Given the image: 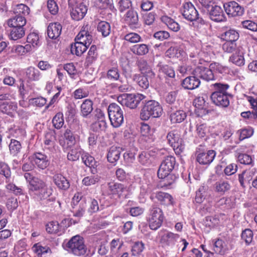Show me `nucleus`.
<instances>
[{
	"label": "nucleus",
	"instance_id": "30",
	"mask_svg": "<svg viewBox=\"0 0 257 257\" xmlns=\"http://www.w3.org/2000/svg\"><path fill=\"white\" fill-rule=\"evenodd\" d=\"M46 184L38 178H34L31 181L29 186V193L31 196L46 186Z\"/></svg>",
	"mask_w": 257,
	"mask_h": 257
},
{
	"label": "nucleus",
	"instance_id": "44",
	"mask_svg": "<svg viewBox=\"0 0 257 257\" xmlns=\"http://www.w3.org/2000/svg\"><path fill=\"white\" fill-rule=\"evenodd\" d=\"M130 50L134 54L142 56L148 53L149 47L148 45L145 44H136L132 46Z\"/></svg>",
	"mask_w": 257,
	"mask_h": 257
},
{
	"label": "nucleus",
	"instance_id": "19",
	"mask_svg": "<svg viewBox=\"0 0 257 257\" xmlns=\"http://www.w3.org/2000/svg\"><path fill=\"white\" fill-rule=\"evenodd\" d=\"M206 96H198L193 101V104L196 108L198 109L199 115L203 116L208 114L210 110L207 109L208 103L206 102Z\"/></svg>",
	"mask_w": 257,
	"mask_h": 257
},
{
	"label": "nucleus",
	"instance_id": "14",
	"mask_svg": "<svg viewBox=\"0 0 257 257\" xmlns=\"http://www.w3.org/2000/svg\"><path fill=\"white\" fill-rule=\"evenodd\" d=\"M155 187L154 181L152 179L142 181L140 186V192L139 199L140 202H144L147 196L150 193Z\"/></svg>",
	"mask_w": 257,
	"mask_h": 257
},
{
	"label": "nucleus",
	"instance_id": "47",
	"mask_svg": "<svg viewBox=\"0 0 257 257\" xmlns=\"http://www.w3.org/2000/svg\"><path fill=\"white\" fill-rule=\"evenodd\" d=\"M157 66L159 67V71L160 73H162L167 77L170 78L175 77V71L171 66L167 65H163L161 63H159Z\"/></svg>",
	"mask_w": 257,
	"mask_h": 257
},
{
	"label": "nucleus",
	"instance_id": "15",
	"mask_svg": "<svg viewBox=\"0 0 257 257\" xmlns=\"http://www.w3.org/2000/svg\"><path fill=\"white\" fill-rule=\"evenodd\" d=\"M193 74L198 77L206 81H210L215 80L214 73L210 68L203 66H198L193 71Z\"/></svg>",
	"mask_w": 257,
	"mask_h": 257
},
{
	"label": "nucleus",
	"instance_id": "35",
	"mask_svg": "<svg viewBox=\"0 0 257 257\" xmlns=\"http://www.w3.org/2000/svg\"><path fill=\"white\" fill-rule=\"evenodd\" d=\"M26 76L29 81H37L41 78V73L37 68L30 67L26 71Z\"/></svg>",
	"mask_w": 257,
	"mask_h": 257
},
{
	"label": "nucleus",
	"instance_id": "41",
	"mask_svg": "<svg viewBox=\"0 0 257 257\" xmlns=\"http://www.w3.org/2000/svg\"><path fill=\"white\" fill-rule=\"evenodd\" d=\"M106 77L111 80H119L120 82H122V80L120 79V71L116 65L108 69L106 73Z\"/></svg>",
	"mask_w": 257,
	"mask_h": 257
},
{
	"label": "nucleus",
	"instance_id": "16",
	"mask_svg": "<svg viewBox=\"0 0 257 257\" xmlns=\"http://www.w3.org/2000/svg\"><path fill=\"white\" fill-rule=\"evenodd\" d=\"M32 196L38 201H45L46 204L55 200V198L52 196L51 191L48 189L47 185L43 189L38 191Z\"/></svg>",
	"mask_w": 257,
	"mask_h": 257
},
{
	"label": "nucleus",
	"instance_id": "43",
	"mask_svg": "<svg viewBox=\"0 0 257 257\" xmlns=\"http://www.w3.org/2000/svg\"><path fill=\"white\" fill-rule=\"evenodd\" d=\"M229 61L239 66H242L244 64V59L243 53L239 50L235 51V52L229 57Z\"/></svg>",
	"mask_w": 257,
	"mask_h": 257
},
{
	"label": "nucleus",
	"instance_id": "26",
	"mask_svg": "<svg viewBox=\"0 0 257 257\" xmlns=\"http://www.w3.org/2000/svg\"><path fill=\"white\" fill-rule=\"evenodd\" d=\"M209 17L211 20L215 22H223L226 17L222 8L218 6L212 7L209 12Z\"/></svg>",
	"mask_w": 257,
	"mask_h": 257
},
{
	"label": "nucleus",
	"instance_id": "1",
	"mask_svg": "<svg viewBox=\"0 0 257 257\" xmlns=\"http://www.w3.org/2000/svg\"><path fill=\"white\" fill-rule=\"evenodd\" d=\"M215 91L210 95V99L215 105L226 108L230 103V99L233 98V95L227 92L229 85L227 84L215 83L212 85Z\"/></svg>",
	"mask_w": 257,
	"mask_h": 257
},
{
	"label": "nucleus",
	"instance_id": "62",
	"mask_svg": "<svg viewBox=\"0 0 257 257\" xmlns=\"http://www.w3.org/2000/svg\"><path fill=\"white\" fill-rule=\"evenodd\" d=\"M159 178L163 179L162 181V187H168L171 186L177 179V177L175 175L170 173L164 177Z\"/></svg>",
	"mask_w": 257,
	"mask_h": 257
},
{
	"label": "nucleus",
	"instance_id": "23",
	"mask_svg": "<svg viewBox=\"0 0 257 257\" xmlns=\"http://www.w3.org/2000/svg\"><path fill=\"white\" fill-rule=\"evenodd\" d=\"M32 158L35 165L40 169L44 170L49 165V161L48 157L41 152L35 153Z\"/></svg>",
	"mask_w": 257,
	"mask_h": 257
},
{
	"label": "nucleus",
	"instance_id": "56",
	"mask_svg": "<svg viewBox=\"0 0 257 257\" xmlns=\"http://www.w3.org/2000/svg\"><path fill=\"white\" fill-rule=\"evenodd\" d=\"M32 250L38 255L51 252V249L48 246H42L40 243H35L32 247Z\"/></svg>",
	"mask_w": 257,
	"mask_h": 257
},
{
	"label": "nucleus",
	"instance_id": "20",
	"mask_svg": "<svg viewBox=\"0 0 257 257\" xmlns=\"http://www.w3.org/2000/svg\"><path fill=\"white\" fill-rule=\"evenodd\" d=\"M231 188L230 183L224 179H220L216 181L214 185L215 192L220 195H223L229 193Z\"/></svg>",
	"mask_w": 257,
	"mask_h": 257
},
{
	"label": "nucleus",
	"instance_id": "12",
	"mask_svg": "<svg viewBox=\"0 0 257 257\" xmlns=\"http://www.w3.org/2000/svg\"><path fill=\"white\" fill-rule=\"evenodd\" d=\"M223 7L229 17H240L242 16L244 13V8L234 1L224 4Z\"/></svg>",
	"mask_w": 257,
	"mask_h": 257
},
{
	"label": "nucleus",
	"instance_id": "39",
	"mask_svg": "<svg viewBox=\"0 0 257 257\" xmlns=\"http://www.w3.org/2000/svg\"><path fill=\"white\" fill-rule=\"evenodd\" d=\"M9 37L13 40H17L23 38L25 35V29L24 27H10Z\"/></svg>",
	"mask_w": 257,
	"mask_h": 257
},
{
	"label": "nucleus",
	"instance_id": "24",
	"mask_svg": "<svg viewBox=\"0 0 257 257\" xmlns=\"http://www.w3.org/2000/svg\"><path fill=\"white\" fill-rule=\"evenodd\" d=\"M200 85V80L198 77L192 74V76L187 77L182 82V86L185 89L193 90L198 88Z\"/></svg>",
	"mask_w": 257,
	"mask_h": 257
},
{
	"label": "nucleus",
	"instance_id": "49",
	"mask_svg": "<svg viewBox=\"0 0 257 257\" xmlns=\"http://www.w3.org/2000/svg\"><path fill=\"white\" fill-rule=\"evenodd\" d=\"M208 187L201 186L196 192L195 201L197 203H201L205 200L207 195Z\"/></svg>",
	"mask_w": 257,
	"mask_h": 257
},
{
	"label": "nucleus",
	"instance_id": "32",
	"mask_svg": "<svg viewBox=\"0 0 257 257\" xmlns=\"http://www.w3.org/2000/svg\"><path fill=\"white\" fill-rule=\"evenodd\" d=\"M121 149L114 146L111 147L107 153V158L110 163H115L120 158Z\"/></svg>",
	"mask_w": 257,
	"mask_h": 257
},
{
	"label": "nucleus",
	"instance_id": "51",
	"mask_svg": "<svg viewBox=\"0 0 257 257\" xmlns=\"http://www.w3.org/2000/svg\"><path fill=\"white\" fill-rule=\"evenodd\" d=\"M22 146L20 142L16 140L12 139L9 144V150L11 154L13 156L17 155L20 152Z\"/></svg>",
	"mask_w": 257,
	"mask_h": 257
},
{
	"label": "nucleus",
	"instance_id": "27",
	"mask_svg": "<svg viewBox=\"0 0 257 257\" xmlns=\"http://www.w3.org/2000/svg\"><path fill=\"white\" fill-rule=\"evenodd\" d=\"M155 75L151 77L149 76V74L135 75L134 80L136 81L139 85L144 89L148 88L150 83H152L153 80L155 78Z\"/></svg>",
	"mask_w": 257,
	"mask_h": 257
},
{
	"label": "nucleus",
	"instance_id": "53",
	"mask_svg": "<svg viewBox=\"0 0 257 257\" xmlns=\"http://www.w3.org/2000/svg\"><path fill=\"white\" fill-rule=\"evenodd\" d=\"M100 179V177L97 175H90L84 177L82 181V183L83 185L86 186H89L97 183Z\"/></svg>",
	"mask_w": 257,
	"mask_h": 257
},
{
	"label": "nucleus",
	"instance_id": "5",
	"mask_svg": "<svg viewBox=\"0 0 257 257\" xmlns=\"http://www.w3.org/2000/svg\"><path fill=\"white\" fill-rule=\"evenodd\" d=\"M145 97V95L140 93H124L117 97V101L122 106L134 109L137 107L141 101Z\"/></svg>",
	"mask_w": 257,
	"mask_h": 257
},
{
	"label": "nucleus",
	"instance_id": "11",
	"mask_svg": "<svg viewBox=\"0 0 257 257\" xmlns=\"http://www.w3.org/2000/svg\"><path fill=\"white\" fill-rule=\"evenodd\" d=\"M159 235L160 242L162 245L165 246H173L180 238V235L178 234L163 229L159 232Z\"/></svg>",
	"mask_w": 257,
	"mask_h": 257
},
{
	"label": "nucleus",
	"instance_id": "3",
	"mask_svg": "<svg viewBox=\"0 0 257 257\" xmlns=\"http://www.w3.org/2000/svg\"><path fill=\"white\" fill-rule=\"evenodd\" d=\"M163 113L161 105L157 101L151 100L147 101L141 110L140 117L143 120H147L151 117H159Z\"/></svg>",
	"mask_w": 257,
	"mask_h": 257
},
{
	"label": "nucleus",
	"instance_id": "46",
	"mask_svg": "<svg viewBox=\"0 0 257 257\" xmlns=\"http://www.w3.org/2000/svg\"><path fill=\"white\" fill-rule=\"evenodd\" d=\"M97 31L101 34L103 37L108 36L111 32V27L109 23L105 21H100L97 26Z\"/></svg>",
	"mask_w": 257,
	"mask_h": 257
},
{
	"label": "nucleus",
	"instance_id": "54",
	"mask_svg": "<svg viewBox=\"0 0 257 257\" xmlns=\"http://www.w3.org/2000/svg\"><path fill=\"white\" fill-rule=\"evenodd\" d=\"M213 249L217 253L224 254L226 251L225 242L221 239H217L214 242Z\"/></svg>",
	"mask_w": 257,
	"mask_h": 257
},
{
	"label": "nucleus",
	"instance_id": "33",
	"mask_svg": "<svg viewBox=\"0 0 257 257\" xmlns=\"http://www.w3.org/2000/svg\"><path fill=\"white\" fill-rule=\"evenodd\" d=\"M239 37L238 31L232 28L227 29L221 35V38L226 41L236 42Z\"/></svg>",
	"mask_w": 257,
	"mask_h": 257
},
{
	"label": "nucleus",
	"instance_id": "48",
	"mask_svg": "<svg viewBox=\"0 0 257 257\" xmlns=\"http://www.w3.org/2000/svg\"><path fill=\"white\" fill-rule=\"evenodd\" d=\"M71 147L72 148L68 153L67 159L71 161H75L79 159L81 149L78 146L74 145Z\"/></svg>",
	"mask_w": 257,
	"mask_h": 257
},
{
	"label": "nucleus",
	"instance_id": "38",
	"mask_svg": "<svg viewBox=\"0 0 257 257\" xmlns=\"http://www.w3.org/2000/svg\"><path fill=\"white\" fill-rule=\"evenodd\" d=\"M93 102L89 99H86L83 101L80 106L81 114L84 117H87L92 111Z\"/></svg>",
	"mask_w": 257,
	"mask_h": 257
},
{
	"label": "nucleus",
	"instance_id": "22",
	"mask_svg": "<svg viewBox=\"0 0 257 257\" xmlns=\"http://www.w3.org/2000/svg\"><path fill=\"white\" fill-rule=\"evenodd\" d=\"M216 156V153L213 150H209L207 152H201L197 154V161L201 165L210 164Z\"/></svg>",
	"mask_w": 257,
	"mask_h": 257
},
{
	"label": "nucleus",
	"instance_id": "28",
	"mask_svg": "<svg viewBox=\"0 0 257 257\" xmlns=\"http://www.w3.org/2000/svg\"><path fill=\"white\" fill-rule=\"evenodd\" d=\"M62 31V26L58 23H51L47 28V34L52 39H56L60 35Z\"/></svg>",
	"mask_w": 257,
	"mask_h": 257
},
{
	"label": "nucleus",
	"instance_id": "13",
	"mask_svg": "<svg viewBox=\"0 0 257 257\" xmlns=\"http://www.w3.org/2000/svg\"><path fill=\"white\" fill-rule=\"evenodd\" d=\"M75 4L73 7H70V15L71 18L75 21H79L82 19L87 12V7L83 3Z\"/></svg>",
	"mask_w": 257,
	"mask_h": 257
},
{
	"label": "nucleus",
	"instance_id": "7",
	"mask_svg": "<svg viewBox=\"0 0 257 257\" xmlns=\"http://www.w3.org/2000/svg\"><path fill=\"white\" fill-rule=\"evenodd\" d=\"M122 22L126 25L131 29L140 28L139 14L137 11L133 8L128 10L121 15Z\"/></svg>",
	"mask_w": 257,
	"mask_h": 257
},
{
	"label": "nucleus",
	"instance_id": "57",
	"mask_svg": "<svg viewBox=\"0 0 257 257\" xmlns=\"http://www.w3.org/2000/svg\"><path fill=\"white\" fill-rule=\"evenodd\" d=\"M64 137L67 141V145L69 147L74 146L76 142V135H74L71 130H66L64 133Z\"/></svg>",
	"mask_w": 257,
	"mask_h": 257
},
{
	"label": "nucleus",
	"instance_id": "36",
	"mask_svg": "<svg viewBox=\"0 0 257 257\" xmlns=\"http://www.w3.org/2000/svg\"><path fill=\"white\" fill-rule=\"evenodd\" d=\"M26 24V19L24 16L16 15L8 21L9 27H24Z\"/></svg>",
	"mask_w": 257,
	"mask_h": 257
},
{
	"label": "nucleus",
	"instance_id": "21",
	"mask_svg": "<svg viewBox=\"0 0 257 257\" xmlns=\"http://www.w3.org/2000/svg\"><path fill=\"white\" fill-rule=\"evenodd\" d=\"M170 121L172 123H180L185 120L187 115L182 110H175L173 106L170 107L169 110Z\"/></svg>",
	"mask_w": 257,
	"mask_h": 257
},
{
	"label": "nucleus",
	"instance_id": "64",
	"mask_svg": "<svg viewBox=\"0 0 257 257\" xmlns=\"http://www.w3.org/2000/svg\"><path fill=\"white\" fill-rule=\"evenodd\" d=\"M237 134L239 135V140L242 141L245 139L250 137L253 134V131L250 127L244 128L238 130Z\"/></svg>",
	"mask_w": 257,
	"mask_h": 257
},
{
	"label": "nucleus",
	"instance_id": "40",
	"mask_svg": "<svg viewBox=\"0 0 257 257\" xmlns=\"http://www.w3.org/2000/svg\"><path fill=\"white\" fill-rule=\"evenodd\" d=\"M86 204L85 202H80L79 204H74L72 205V212L73 216L76 217L80 218L82 217L85 212Z\"/></svg>",
	"mask_w": 257,
	"mask_h": 257
},
{
	"label": "nucleus",
	"instance_id": "6",
	"mask_svg": "<svg viewBox=\"0 0 257 257\" xmlns=\"http://www.w3.org/2000/svg\"><path fill=\"white\" fill-rule=\"evenodd\" d=\"M162 210L158 207H152L150 210L148 221L150 228L156 230L161 227L163 221Z\"/></svg>",
	"mask_w": 257,
	"mask_h": 257
},
{
	"label": "nucleus",
	"instance_id": "25",
	"mask_svg": "<svg viewBox=\"0 0 257 257\" xmlns=\"http://www.w3.org/2000/svg\"><path fill=\"white\" fill-rule=\"evenodd\" d=\"M75 41H78L88 47L92 42V36L88 30V26L83 27L75 38Z\"/></svg>",
	"mask_w": 257,
	"mask_h": 257
},
{
	"label": "nucleus",
	"instance_id": "8",
	"mask_svg": "<svg viewBox=\"0 0 257 257\" xmlns=\"http://www.w3.org/2000/svg\"><path fill=\"white\" fill-rule=\"evenodd\" d=\"M167 139L176 153L179 154L183 151V140L178 130H174L169 132L167 135Z\"/></svg>",
	"mask_w": 257,
	"mask_h": 257
},
{
	"label": "nucleus",
	"instance_id": "59",
	"mask_svg": "<svg viewBox=\"0 0 257 257\" xmlns=\"http://www.w3.org/2000/svg\"><path fill=\"white\" fill-rule=\"evenodd\" d=\"M53 126L57 129L61 128L64 124L63 114L62 112L57 113L52 119Z\"/></svg>",
	"mask_w": 257,
	"mask_h": 257
},
{
	"label": "nucleus",
	"instance_id": "42",
	"mask_svg": "<svg viewBox=\"0 0 257 257\" xmlns=\"http://www.w3.org/2000/svg\"><path fill=\"white\" fill-rule=\"evenodd\" d=\"M98 57V53L97 51V47L95 45H92L87 54V56L86 58L85 64H87V66H89L92 64L93 62H94Z\"/></svg>",
	"mask_w": 257,
	"mask_h": 257
},
{
	"label": "nucleus",
	"instance_id": "60",
	"mask_svg": "<svg viewBox=\"0 0 257 257\" xmlns=\"http://www.w3.org/2000/svg\"><path fill=\"white\" fill-rule=\"evenodd\" d=\"M118 6L119 12L123 14L128 10L132 8V2L130 0H120L118 3Z\"/></svg>",
	"mask_w": 257,
	"mask_h": 257
},
{
	"label": "nucleus",
	"instance_id": "55",
	"mask_svg": "<svg viewBox=\"0 0 257 257\" xmlns=\"http://www.w3.org/2000/svg\"><path fill=\"white\" fill-rule=\"evenodd\" d=\"M253 236L252 231L248 228L243 230L241 234V239L244 241L246 245H248L251 243L253 239Z\"/></svg>",
	"mask_w": 257,
	"mask_h": 257
},
{
	"label": "nucleus",
	"instance_id": "50",
	"mask_svg": "<svg viewBox=\"0 0 257 257\" xmlns=\"http://www.w3.org/2000/svg\"><path fill=\"white\" fill-rule=\"evenodd\" d=\"M162 21L164 23L170 30L174 32H178L180 29V25L173 19L168 16H163Z\"/></svg>",
	"mask_w": 257,
	"mask_h": 257
},
{
	"label": "nucleus",
	"instance_id": "45",
	"mask_svg": "<svg viewBox=\"0 0 257 257\" xmlns=\"http://www.w3.org/2000/svg\"><path fill=\"white\" fill-rule=\"evenodd\" d=\"M138 65L142 74H149L150 77H152L153 75H155L151 67L145 60L139 61Z\"/></svg>",
	"mask_w": 257,
	"mask_h": 257
},
{
	"label": "nucleus",
	"instance_id": "63",
	"mask_svg": "<svg viewBox=\"0 0 257 257\" xmlns=\"http://www.w3.org/2000/svg\"><path fill=\"white\" fill-rule=\"evenodd\" d=\"M238 161L240 163L252 166L253 164L252 157L246 154H239L237 157Z\"/></svg>",
	"mask_w": 257,
	"mask_h": 257
},
{
	"label": "nucleus",
	"instance_id": "9",
	"mask_svg": "<svg viewBox=\"0 0 257 257\" xmlns=\"http://www.w3.org/2000/svg\"><path fill=\"white\" fill-rule=\"evenodd\" d=\"M181 11L183 16L188 21H198L202 25L205 24L204 21L202 18H199L198 11L191 3H185Z\"/></svg>",
	"mask_w": 257,
	"mask_h": 257
},
{
	"label": "nucleus",
	"instance_id": "18",
	"mask_svg": "<svg viewBox=\"0 0 257 257\" xmlns=\"http://www.w3.org/2000/svg\"><path fill=\"white\" fill-rule=\"evenodd\" d=\"M53 181L59 190L66 191L70 188L69 180L60 173L55 174L53 176Z\"/></svg>",
	"mask_w": 257,
	"mask_h": 257
},
{
	"label": "nucleus",
	"instance_id": "31",
	"mask_svg": "<svg viewBox=\"0 0 257 257\" xmlns=\"http://www.w3.org/2000/svg\"><path fill=\"white\" fill-rule=\"evenodd\" d=\"M254 175V171L253 170H244L240 174H238V181L240 186L245 188L246 187L245 183H249L252 180Z\"/></svg>",
	"mask_w": 257,
	"mask_h": 257
},
{
	"label": "nucleus",
	"instance_id": "4",
	"mask_svg": "<svg viewBox=\"0 0 257 257\" xmlns=\"http://www.w3.org/2000/svg\"><path fill=\"white\" fill-rule=\"evenodd\" d=\"M107 111L111 125L114 127L120 126L123 122V113L120 107L115 103H112L109 105Z\"/></svg>",
	"mask_w": 257,
	"mask_h": 257
},
{
	"label": "nucleus",
	"instance_id": "2",
	"mask_svg": "<svg viewBox=\"0 0 257 257\" xmlns=\"http://www.w3.org/2000/svg\"><path fill=\"white\" fill-rule=\"evenodd\" d=\"M63 246L68 252L76 256L83 255L87 250L84 238L79 235L72 236L68 241H65Z\"/></svg>",
	"mask_w": 257,
	"mask_h": 257
},
{
	"label": "nucleus",
	"instance_id": "34",
	"mask_svg": "<svg viewBox=\"0 0 257 257\" xmlns=\"http://www.w3.org/2000/svg\"><path fill=\"white\" fill-rule=\"evenodd\" d=\"M17 109V104L15 102H0V111L4 113L11 115Z\"/></svg>",
	"mask_w": 257,
	"mask_h": 257
},
{
	"label": "nucleus",
	"instance_id": "29",
	"mask_svg": "<svg viewBox=\"0 0 257 257\" xmlns=\"http://www.w3.org/2000/svg\"><path fill=\"white\" fill-rule=\"evenodd\" d=\"M107 186L109 191L112 194L117 195L119 197L126 189L124 185L114 182L108 183Z\"/></svg>",
	"mask_w": 257,
	"mask_h": 257
},
{
	"label": "nucleus",
	"instance_id": "37",
	"mask_svg": "<svg viewBox=\"0 0 257 257\" xmlns=\"http://www.w3.org/2000/svg\"><path fill=\"white\" fill-rule=\"evenodd\" d=\"M88 48V46L78 41L71 45V52L78 56H81Z\"/></svg>",
	"mask_w": 257,
	"mask_h": 257
},
{
	"label": "nucleus",
	"instance_id": "61",
	"mask_svg": "<svg viewBox=\"0 0 257 257\" xmlns=\"http://www.w3.org/2000/svg\"><path fill=\"white\" fill-rule=\"evenodd\" d=\"M145 244L142 241L135 242L132 247V253L134 256L139 255L144 249Z\"/></svg>",
	"mask_w": 257,
	"mask_h": 257
},
{
	"label": "nucleus",
	"instance_id": "10",
	"mask_svg": "<svg viewBox=\"0 0 257 257\" xmlns=\"http://www.w3.org/2000/svg\"><path fill=\"white\" fill-rule=\"evenodd\" d=\"M176 159L174 157L167 156L162 161L158 171V177H164L170 174L174 169Z\"/></svg>",
	"mask_w": 257,
	"mask_h": 257
},
{
	"label": "nucleus",
	"instance_id": "58",
	"mask_svg": "<svg viewBox=\"0 0 257 257\" xmlns=\"http://www.w3.org/2000/svg\"><path fill=\"white\" fill-rule=\"evenodd\" d=\"M222 48L224 52L228 53L235 52L239 50L235 42L226 41L222 45Z\"/></svg>",
	"mask_w": 257,
	"mask_h": 257
},
{
	"label": "nucleus",
	"instance_id": "17",
	"mask_svg": "<svg viewBox=\"0 0 257 257\" xmlns=\"http://www.w3.org/2000/svg\"><path fill=\"white\" fill-rule=\"evenodd\" d=\"M150 199L152 201H155L157 199L162 205L168 206L173 203V198L169 193L163 192H157L151 194Z\"/></svg>",
	"mask_w": 257,
	"mask_h": 257
},
{
	"label": "nucleus",
	"instance_id": "52",
	"mask_svg": "<svg viewBox=\"0 0 257 257\" xmlns=\"http://www.w3.org/2000/svg\"><path fill=\"white\" fill-rule=\"evenodd\" d=\"M81 159L84 164L90 168L97 166L94 158L88 153H83L81 156Z\"/></svg>",
	"mask_w": 257,
	"mask_h": 257
}]
</instances>
